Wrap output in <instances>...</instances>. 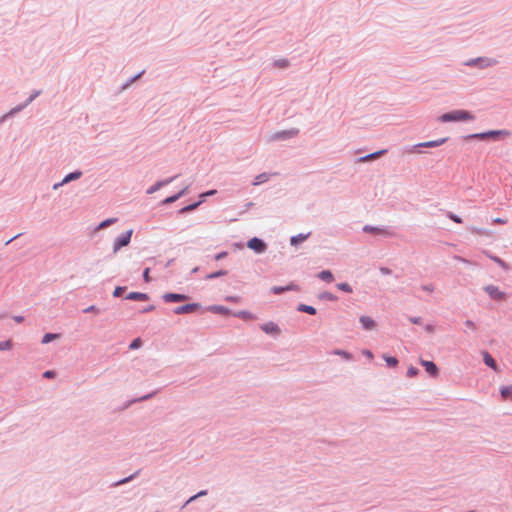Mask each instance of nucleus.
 I'll use <instances>...</instances> for the list:
<instances>
[{"instance_id":"obj_48","label":"nucleus","mask_w":512,"mask_h":512,"mask_svg":"<svg viewBox=\"0 0 512 512\" xmlns=\"http://www.w3.org/2000/svg\"><path fill=\"white\" fill-rule=\"evenodd\" d=\"M494 223L496 224H505L506 223V220L505 219H502V218H495L493 220Z\"/></svg>"},{"instance_id":"obj_50","label":"nucleus","mask_w":512,"mask_h":512,"mask_svg":"<svg viewBox=\"0 0 512 512\" xmlns=\"http://www.w3.org/2000/svg\"><path fill=\"white\" fill-rule=\"evenodd\" d=\"M85 312H98L95 306H90L85 309Z\"/></svg>"},{"instance_id":"obj_5","label":"nucleus","mask_w":512,"mask_h":512,"mask_svg":"<svg viewBox=\"0 0 512 512\" xmlns=\"http://www.w3.org/2000/svg\"><path fill=\"white\" fill-rule=\"evenodd\" d=\"M200 308V305L198 303H191L186 304L183 306H179L175 308L174 313L175 314H189L197 311Z\"/></svg>"},{"instance_id":"obj_8","label":"nucleus","mask_w":512,"mask_h":512,"mask_svg":"<svg viewBox=\"0 0 512 512\" xmlns=\"http://www.w3.org/2000/svg\"><path fill=\"white\" fill-rule=\"evenodd\" d=\"M261 329L265 332V333H268V334H279L280 333V329L278 327L277 324L273 323V322H268V323H265L261 326Z\"/></svg>"},{"instance_id":"obj_10","label":"nucleus","mask_w":512,"mask_h":512,"mask_svg":"<svg viewBox=\"0 0 512 512\" xmlns=\"http://www.w3.org/2000/svg\"><path fill=\"white\" fill-rule=\"evenodd\" d=\"M208 311L215 313V314H221V315H232L231 311L221 305H212L208 307Z\"/></svg>"},{"instance_id":"obj_43","label":"nucleus","mask_w":512,"mask_h":512,"mask_svg":"<svg viewBox=\"0 0 512 512\" xmlns=\"http://www.w3.org/2000/svg\"><path fill=\"white\" fill-rule=\"evenodd\" d=\"M43 376H44L45 378H53V377L55 376V372H54V371L49 370V371H46V372L43 374Z\"/></svg>"},{"instance_id":"obj_23","label":"nucleus","mask_w":512,"mask_h":512,"mask_svg":"<svg viewBox=\"0 0 512 512\" xmlns=\"http://www.w3.org/2000/svg\"><path fill=\"white\" fill-rule=\"evenodd\" d=\"M298 310L302 311V312H306V313L311 314V315L316 314V309L314 307L309 306V305H305V304H300L299 307H298Z\"/></svg>"},{"instance_id":"obj_33","label":"nucleus","mask_w":512,"mask_h":512,"mask_svg":"<svg viewBox=\"0 0 512 512\" xmlns=\"http://www.w3.org/2000/svg\"><path fill=\"white\" fill-rule=\"evenodd\" d=\"M115 221H116V219H114V218L104 220L103 222H101L99 224L98 229H104V228L108 227L110 224L114 223Z\"/></svg>"},{"instance_id":"obj_3","label":"nucleus","mask_w":512,"mask_h":512,"mask_svg":"<svg viewBox=\"0 0 512 512\" xmlns=\"http://www.w3.org/2000/svg\"><path fill=\"white\" fill-rule=\"evenodd\" d=\"M509 134L510 133L506 130H493V131H488V132H484V133H477V134L469 136V138L486 139L489 137H498L500 135L509 136Z\"/></svg>"},{"instance_id":"obj_32","label":"nucleus","mask_w":512,"mask_h":512,"mask_svg":"<svg viewBox=\"0 0 512 512\" xmlns=\"http://www.w3.org/2000/svg\"><path fill=\"white\" fill-rule=\"evenodd\" d=\"M385 151H378V152H375V153H372V154H369L367 156H365L364 158H362V160L364 161H367V160H372V159H376L378 156H380L381 154H383Z\"/></svg>"},{"instance_id":"obj_18","label":"nucleus","mask_w":512,"mask_h":512,"mask_svg":"<svg viewBox=\"0 0 512 512\" xmlns=\"http://www.w3.org/2000/svg\"><path fill=\"white\" fill-rule=\"evenodd\" d=\"M297 289H298V287H297L296 285H294V284H290V285H288V286H286V287H278V286H275V287H273V288H272V292H273L274 294H280V293H282V292H284V291H288V290H297Z\"/></svg>"},{"instance_id":"obj_28","label":"nucleus","mask_w":512,"mask_h":512,"mask_svg":"<svg viewBox=\"0 0 512 512\" xmlns=\"http://www.w3.org/2000/svg\"><path fill=\"white\" fill-rule=\"evenodd\" d=\"M333 354L339 355V356L345 358L346 360H350L352 358L350 353H348L344 350H340V349L334 350Z\"/></svg>"},{"instance_id":"obj_41","label":"nucleus","mask_w":512,"mask_h":512,"mask_svg":"<svg viewBox=\"0 0 512 512\" xmlns=\"http://www.w3.org/2000/svg\"><path fill=\"white\" fill-rule=\"evenodd\" d=\"M123 290H124V288H122V287H117V288L114 290L113 295H114L115 297H118V296H120V295L122 294Z\"/></svg>"},{"instance_id":"obj_42","label":"nucleus","mask_w":512,"mask_h":512,"mask_svg":"<svg viewBox=\"0 0 512 512\" xmlns=\"http://www.w3.org/2000/svg\"><path fill=\"white\" fill-rule=\"evenodd\" d=\"M215 193H216V190H210L206 193L201 194L200 197L203 200L206 196L214 195Z\"/></svg>"},{"instance_id":"obj_49","label":"nucleus","mask_w":512,"mask_h":512,"mask_svg":"<svg viewBox=\"0 0 512 512\" xmlns=\"http://www.w3.org/2000/svg\"><path fill=\"white\" fill-rule=\"evenodd\" d=\"M277 65L281 68H284L287 66V61L286 60H281V61H278L277 62Z\"/></svg>"},{"instance_id":"obj_46","label":"nucleus","mask_w":512,"mask_h":512,"mask_svg":"<svg viewBox=\"0 0 512 512\" xmlns=\"http://www.w3.org/2000/svg\"><path fill=\"white\" fill-rule=\"evenodd\" d=\"M132 478H133V476H130V477H128V478H125V479H123V480H120V481L116 482L114 485H115V486H118V485L124 484V483L128 482V481H129L130 479H132Z\"/></svg>"},{"instance_id":"obj_14","label":"nucleus","mask_w":512,"mask_h":512,"mask_svg":"<svg viewBox=\"0 0 512 512\" xmlns=\"http://www.w3.org/2000/svg\"><path fill=\"white\" fill-rule=\"evenodd\" d=\"M81 175H82V173H81V172H79V171H77V172H72V173L68 174L67 176H65V178L62 180V182H61V183H59V184H55V185H54V188L56 189V188H58V187H59L60 185H62V184L68 183V182H70V181H72V180H76V179L80 178V177H81Z\"/></svg>"},{"instance_id":"obj_31","label":"nucleus","mask_w":512,"mask_h":512,"mask_svg":"<svg viewBox=\"0 0 512 512\" xmlns=\"http://www.w3.org/2000/svg\"><path fill=\"white\" fill-rule=\"evenodd\" d=\"M12 347V342L11 340H6V341H2L0 342V350L3 351V350H9L11 349Z\"/></svg>"},{"instance_id":"obj_26","label":"nucleus","mask_w":512,"mask_h":512,"mask_svg":"<svg viewBox=\"0 0 512 512\" xmlns=\"http://www.w3.org/2000/svg\"><path fill=\"white\" fill-rule=\"evenodd\" d=\"M501 395L503 398L511 397L512 396V385L502 387Z\"/></svg>"},{"instance_id":"obj_6","label":"nucleus","mask_w":512,"mask_h":512,"mask_svg":"<svg viewBox=\"0 0 512 512\" xmlns=\"http://www.w3.org/2000/svg\"><path fill=\"white\" fill-rule=\"evenodd\" d=\"M486 292L489 296L495 300H504L505 294L500 291L496 286L489 285L485 288Z\"/></svg>"},{"instance_id":"obj_16","label":"nucleus","mask_w":512,"mask_h":512,"mask_svg":"<svg viewBox=\"0 0 512 512\" xmlns=\"http://www.w3.org/2000/svg\"><path fill=\"white\" fill-rule=\"evenodd\" d=\"M187 191H188V186L184 187L178 194L166 198L163 201V203L164 204H171V203L175 202L176 200H178L183 195H185L187 193Z\"/></svg>"},{"instance_id":"obj_7","label":"nucleus","mask_w":512,"mask_h":512,"mask_svg":"<svg viewBox=\"0 0 512 512\" xmlns=\"http://www.w3.org/2000/svg\"><path fill=\"white\" fill-rule=\"evenodd\" d=\"M163 299L167 303L182 302L188 299L187 295L177 293H167L163 296Z\"/></svg>"},{"instance_id":"obj_27","label":"nucleus","mask_w":512,"mask_h":512,"mask_svg":"<svg viewBox=\"0 0 512 512\" xmlns=\"http://www.w3.org/2000/svg\"><path fill=\"white\" fill-rule=\"evenodd\" d=\"M363 230L368 233L383 234L384 230L366 225Z\"/></svg>"},{"instance_id":"obj_51","label":"nucleus","mask_w":512,"mask_h":512,"mask_svg":"<svg viewBox=\"0 0 512 512\" xmlns=\"http://www.w3.org/2000/svg\"><path fill=\"white\" fill-rule=\"evenodd\" d=\"M451 219H452L453 221L457 222V223H461V219H460L459 217H457V216H454V215H453V216H451Z\"/></svg>"},{"instance_id":"obj_20","label":"nucleus","mask_w":512,"mask_h":512,"mask_svg":"<svg viewBox=\"0 0 512 512\" xmlns=\"http://www.w3.org/2000/svg\"><path fill=\"white\" fill-rule=\"evenodd\" d=\"M128 299H131V300H141V301H146L148 299V296L147 294L145 293H139V292H131L128 296H127Z\"/></svg>"},{"instance_id":"obj_9","label":"nucleus","mask_w":512,"mask_h":512,"mask_svg":"<svg viewBox=\"0 0 512 512\" xmlns=\"http://www.w3.org/2000/svg\"><path fill=\"white\" fill-rule=\"evenodd\" d=\"M421 364L430 375H438V368L432 361L421 360Z\"/></svg>"},{"instance_id":"obj_37","label":"nucleus","mask_w":512,"mask_h":512,"mask_svg":"<svg viewBox=\"0 0 512 512\" xmlns=\"http://www.w3.org/2000/svg\"><path fill=\"white\" fill-rule=\"evenodd\" d=\"M141 346V340L140 339H134L131 344H130V348L131 349H137Z\"/></svg>"},{"instance_id":"obj_47","label":"nucleus","mask_w":512,"mask_h":512,"mask_svg":"<svg viewBox=\"0 0 512 512\" xmlns=\"http://www.w3.org/2000/svg\"><path fill=\"white\" fill-rule=\"evenodd\" d=\"M226 256H227V252H220V253H218V254L215 256V259H216V260H220V259H222V258H224V257H226Z\"/></svg>"},{"instance_id":"obj_15","label":"nucleus","mask_w":512,"mask_h":512,"mask_svg":"<svg viewBox=\"0 0 512 512\" xmlns=\"http://www.w3.org/2000/svg\"><path fill=\"white\" fill-rule=\"evenodd\" d=\"M174 178H170V179H167V180H162V181H158L156 182L153 186H151L148 190H147V193L148 194H152L154 192H156L157 190H159L161 187L169 184Z\"/></svg>"},{"instance_id":"obj_1","label":"nucleus","mask_w":512,"mask_h":512,"mask_svg":"<svg viewBox=\"0 0 512 512\" xmlns=\"http://www.w3.org/2000/svg\"><path fill=\"white\" fill-rule=\"evenodd\" d=\"M474 119L473 115L465 110H455L440 116L441 122L466 121Z\"/></svg>"},{"instance_id":"obj_53","label":"nucleus","mask_w":512,"mask_h":512,"mask_svg":"<svg viewBox=\"0 0 512 512\" xmlns=\"http://www.w3.org/2000/svg\"><path fill=\"white\" fill-rule=\"evenodd\" d=\"M19 236H20V234H18V235H16V236L12 237L11 239H9V240L6 242V244L11 243L14 239L18 238Z\"/></svg>"},{"instance_id":"obj_12","label":"nucleus","mask_w":512,"mask_h":512,"mask_svg":"<svg viewBox=\"0 0 512 512\" xmlns=\"http://www.w3.org/2000/svg\"><path fill=\"white\" fill-rule=\"evenodd\" d=\"M359 320L366 330H372L376 326L375 321L369 316H361Z\"/></svg>"},{"instance_id":"obj_44","label":"nucleus","mask_w":512,"mask_h":512,"mask_svg":"<svg viewBox=\"0 0 512 512\" xmlns=\"http://www.w3.org/2000/svg\"><path fill=\"white\" fill-rule=\"evenodd\" d=\"M362 353H363V355H365L370 360L373 359V354H372V352L370 350H363Z\"/></svg>"},{"instance_id":"obj_35","label":"nucleus","mask_w":512,"mask_h":512,"mask_svg":"<svg viewBox=\"0 0 512 512\" xmlns=\"http://www.w3.org/2000/svg\"><path fill=\"white\" fill-rule=\"evenodd\" d=\"M491 259H492L494 262H496L498 265H500L501 267H503L504 269H507V268H508V267H507V265H506V263H505L503 260H501L500 258H498V257H496V256H491Z\"/></svg>"},{"instance_id":"obj_40","label":"nucleus","mask_w":512,"mask_h":512,"mask_svg":"<svg viewBox=\"0 0 512 512\" xmlns=\"http://www.w3.org/2000/svg\"><path fill=\"white\" fill-rule=\"evenodd\" d=\"M149 272H150V269L149 268H146L143 272V278L146 282H149L150 281V277H149Z\"/></svg>"},{"instance_id":"obj_2","label":"nucleus","mask_w":512,"mask_h":512,"mask_svg":"<svg viewBox=\"0 0 512 512\" xmlns=\"http://www.w3.org/2000/svg\"><path fill=\"white\" fill-rule=\"evenodd\" d=\"M133 231L129 230L125 234L118 237L114 242V253L119 251L122 247L127 246L130 243Z\"/></svg>"},{"instance_id":"obj_17","label":"nucleus","mask_w":512,"mask_h":512,"mask_svg":"<svg viewBox=\"0 0 512 512\" xmlns=\"http://www.w3.org/2000/svg\"><path fill=\"white\" fill-rule=\"evenodd\" d=\"M310 233L307 234H298L296 236L291 237L290 242L292 245H298L299 243L305 241L309 237Z\"/></svg>"},{"instance_id":"obj_55","label":"nucleus","mask_w":512,"mask_h":512,"mask_svg":"<svg viewBox=\"0 0 512 512\" xmlns=\"http://www.w3.org/2000/svg\"><path fill=\"white\" fill-rule=\"evenodd\" d=\"M34 96H31L28 100V103L31 102L33 100Z\"/></svg>"},{"instance_id":"obj_54","label":"nucleus","mask_w":512,"mask_h":512,"mask_svg":"<svg viewBox=\"0 0 512 512\" xmlns=\"http://www.w3.org/2000/svg\"><path fill=\"white\" fill-rule=\"evenodd\" d=\"M412 322L415 323V324H419L420 323V319L419 318L412 319Z\"/></svg>"},{"instance_id":"obj_25","label":"nucleus","mask_w":512,"mask_h":512,"mask_svg":"<svg viewBox=\"0 0 512 512\" xmlns=\"http://www.w3.org/2000/svg\"><path fill=\"white\" fill-rule=\"evenodd\" d=\"M202 203V201H199L197 203H194V204H190L188 206H185L183 207L182 209H180V213H187V212H190V211H193L195 210L200 204Z\"/></svg>"},{"instance_id":"obj_39","label":"nucleus","mask_w":512,"mask_h":512,"mask_svg":"<svg viewBox=\"0 0 512 512\" xmlns=\"http://www.w3.org/2000/svg\"><path fill=\"white\" fill-rule=\"evenodd\" d=\"M225 300L233 303H238L240 302L241 298L239 296H227Z\"/></svg>"},{"instance_id":"obj_45","label":"nucleus","mask_w":512,"mask_h":512,"mask_svg":"<svg viewBox=\"0 0 512 512\" xmlns=\"http://www.w3.org/2000/svg\"><path fill=\"white\" fill-rule=\"evenodd\" d=\"M465 325H466L469 329H471V330H474V329H475V324H474L471 320H467V321L465 322Z\"/></svg>"},{"instance_id":"obj_22","label":"nucleus","mask_w":512,"mask_h":512,"mask_svg":"<svg viewBox=\"0 0 512 512\" xmlns=\"http://www.w3.org/2000/svg\"><path fill=\"white\" fill-rule=\"evenodd\" d=\"M268 179H269V174L262 173V174H260V175L255 177L253 184L254 185H259V184H262V183L268 181Z\"/></svg>"},{"instance_id":"obj_24","label":"nucleus","mask_w":512,"mask_h":512,"mask_svg":"<svg viewBox=\"0 0 512 512\" xmlns=\"http://www.w3.org/2000/svg\"><path fill=\"white\" fill-rule=\"evenodd\" d=\"M58 338H59V334L47 333L43 336L42 343L47 344V343L51 342L52 340H55Z\"/></svg>"},{"instance_id":"obj_30","label":"nucleus","mask_w":512,"mask_h":512,"mask_svg":"<svg viewBox=\"0 0 512 512\" xmlns=\"http://www.w3.org/2000/svg\"><path fill=\"white\" fill-rule=\"evenodd\" d=\"M337 288L341 291H344L346 293H351L352 292V288L349 284L347 283H339L337 284Z\"/></svg>"},{"instance_id":"obj_11","label":"nucleus","mask_w":512,"mask_h":512,"mask_svg":"<svg viewBox=\"0 0 512 512\" xmlns=\"http://www.w3.org/2000/svg\"><path fill=\"white\" fill-rule=\"evenodd\" d=\"M446 140H447L446 138H442V139H438V140L422 142V143L417 144L416 146L432 148V147H437V146L444 144L446 142Z\"/></svg>"},{"instance_id":"obj_38","label":"nucleus","mask_w":512,"mask_h":512,"mask_svg":"<svg viewBox=\"0 0 512 512\" xmlns=\"http://www.w3.org/2000/svg\"><path fill=\"white\" fill-rule=\"evenodd\" d=\"M417 373H418V370L415 367H409L407 370V375L409 377H414L417 375Z\"/></svg>"},{"instance_id":"obj_34","label":"nucleus","mask_w":512,"mask_h":512,"mask_svg":"<svg viewBox=\"0 0 512 512\" xmlns=\"http://www.w3.org/2000/svg\"><path fill=\"white\" fill-rule=\"evenodd\" d=\"M384 359L390 366H396L398 364V360L395 357L384 356Z\"/></svg>"},{"instance_id":"obj_13","label":"nucleus","mask_w":512,"mask_h":512,"mask_svg":"<svg viewBox=\"0 0 512 512\" xmlns=\"http://www.w3.org/2000/svg\"><path fill=\"white\" fill-rule=\"evenodd\" d=\"M482 356H483V361L487 366H489L490 368H492L494 370H497V364H496L495 360L487 351H483Z\"/></svg>"},{"instance_id":"obj_4","label":"nucleus","mask_w":512,"mask_h":512,"mask_svg":"<svg viewBox=\"0 0 512 512\" xmlns=\"http://www.w3.org/2000/svg\"><path fill=\"white\" fill-rule=\"evenodd\" d=\"M247 247L257 253H262L266 250V244L259 238H252L247 242Z\"/></svg>"},{"instance_id":"obj_19","label":"nucleus","mask_w":512,"mask_h":512,"mask_svg":"<svg viewBox=\"0 0 512 512\" xmlns=\"http://www.w3.org/2000/svg\"><path fill=\"white\" fill-rule=\"evenodd\" d=\"M232 315L235 317L241 318L243 320H254L255 319V316L252 313L247 312V311H239V312L233 313Z\"/></svg>"},{"instance_id":"obj_52","label":"nucleus","mask_w":512,"mask_h":512,"mask_svg":"<svg viewBox=\"0 0 512 512\" xmlns=\"http://www.w3.org/2000/svg\"><path fill=\"white\" fill-rule=\"evenodd\" d=\"M14 320L18 323L22 322L23 321V317L22 316H15L14 317Z\"/></svg>"},{"instance_id":"obj_36","label":"nucleus","mask_w":512,"mask_h":512,"mask_svg":"<svg viewBox=\"0 0 512 512\" xmlns=\"http://www.w3.org/2000/svg\"><path fill=\"white\" fill-rule=\"evenodd\" d=\"M206 494H207V491H206V490H202V491H200L199 493H197L196 495H194V496L190 497V498L188 499V501L186 502V504H188V503H190V502L194 501L196 498L201 497V496H204V495H206Z\"/></svg>"},{"instance_id":"obj_21","label":"nucleus","mask_w":512,"mask_h":512,"mask_svg":"<svg viewBox=\"0 0 512 512\" xmlns=\"http://www.w3.org/2000/svg\"><path fill=\"white\" fill-rule=\"evenodd\" d=\"M318 277L326 282H332L334 280V277L332 273L329 270H324L318 274Z\"/></svg>"},{"instance_id":"obj_29","label":"nucleus","mask_w":512,"mask_h":512,"mask_svg":"<svg viewBox=\"0 0 512 512\" xmlns=\"http://www.w3.org/2000/svg\"><path fill=\"white\" fill-rule=\"evenodd\" d=\"M226 274H227V271L220 270V271H217V272H214V273H211V274L207 275L206 279H214V278H217V277L225 276Z\"/></svg>"}]
</instances>
